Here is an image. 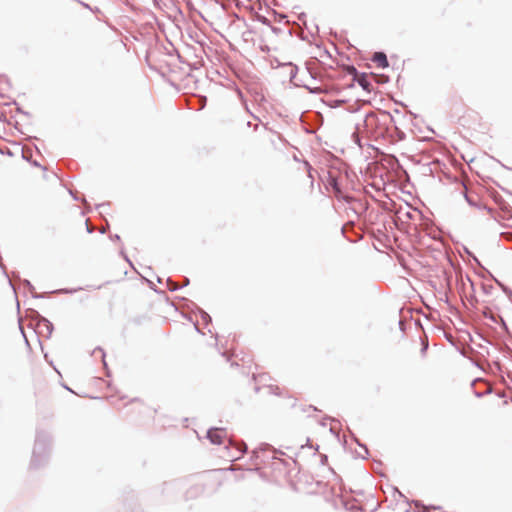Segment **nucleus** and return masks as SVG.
<instances>
[{"instance_id": "5", "label": "nucleus", "mask_w": 512, "mask_h": 512, "mask_svg": "<svg viewBox=\"0 0 512 512\" xmlns=\"http://www.w3.org/2000/svg\"><path fill=\"white\" fill-rule=\"evenodd\" d=\"M230 457H231L233 460H237V459H239V458H240V455H237V456H235V455H230Z\"/></svg>"}, {"instance_id": "2", "label": "nucleus", "mask_w": 512, "mask_h": 512, "mask_svg": "<svg viewBox=\"0 0 512 512\" xmlns=\"http://www.w3.org/2000/svg\"><path fill=\"white\" fill-rule=\"evenodd\" d=\"M373 62L377 64L378 67L385 68L388 66V60L384 53L377 52L373 56Z\"/></svg>"}, {"instance_id": "4", "label": "nucleus", "mask_w": 512, "mask_h": 512, "mask_svg": "<svg viewBox=\"0 0 512 512\" xmlns=\"http://www.w3.org/2000/svg\"><path fill=\"white\" fill-rule=\"evenodd\" d=\"M235 447L239 451L240 455H242L246 450V445L244 443L235 444Z\"/></svg>"}, {"instance_id": "3", "label": "nucleus", "mask_w": 512, "mask_h": 512, "mask_svg": "<svg viewBox=\"0 0 512 512\" xmlns=\"http://www.w3.org/2000/svg\"><path fill=\"white\" fill-rule=\"evenodd\" d=\"M357 82L358 84L366 91L370 92L371 91V83L370 81L368 80L367 76L365 75H362L360 77H358L357 79Z\"/></svg>"}, {"instance_id": "1", "label": "nucleus", "mask_w": 512, "mask_h": 512, "mask_svg": "<svg viewBox=\"0 0 512 512\" xmlns=\"http://www.w3.org/2000/svg\"><path fill=\"white\" fill-rule=\"evenodd\" d=\"M208 438L214 444H222L225 438V433L220 429H212L208 431Z\"/></svg>"}]
</instances>
